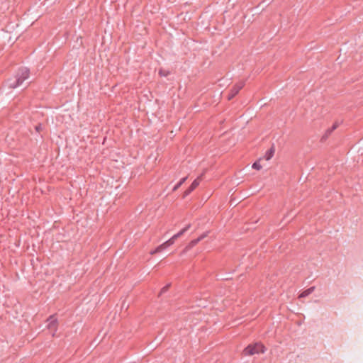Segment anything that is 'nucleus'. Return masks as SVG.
<instances>
[{
    "label": "nucleus",
    "instance_id": "20e7f679",
    "mask_svg": "<svg viewBox=\"0 0 363 363\" xmlns=\"http://www.w3.org/2000/svg\"><path fill=\"white\" fill-rule=\"evenodd\" d=\"M244 86V82H239L236 84L232 89L231 93L228 96V100L233 99Z\"/></svg>",
    "mask_w": 363,
    "mask_h": 363
},
{
    "label": "nucleus",
    "instance_id": "f03ea898",
    "mask_svg": "<svg viewBox=\"0 0 363 363\" xmlns=\"http://www.w3.org/2000/svg\"><path fill=\"white\" fill-rule=\"evenodd\" d=\"M265 346L261 342L249 345L244 350V355H253L255 354H263L266 352Z\"/></svg>",
    "mask_w": 363,
    "mask_h": 363
},
{
    "label": "nucleus",
    "instance_id": "4468645a",
    "mask_svg": "<svg viewBox=\"0 0 363 363\" xmlns=\"http://www.w3.org/2000/svg\"><path fill=\"white\" fill-rule=\"evenodd\" d=\"M208 233H205L203 234H202L199 238H201V240H203L204 238H206L207 236Z\"/></svg>",
    "mask_w": 363,
    "mask_h": 363
},
{
    "label": "nucleus",
    "instance_id": "7ed1b4c3",
    "mask_svg": "<svg viewBox=\"0 0 363 363\" xmlns=\"http://www.w3.org/2000/svg\"><path fill=\"white\" fill-rule=\"evenodd\" d=\"M49 323L48 325V329L52 333V335H55V333L57 330V318L55 317L54 315H50L48 320Z\"/></svg>",
    "mask_w": 363,
    "mask_h": 363
},
{
    "label": "nucleus",
    "instance_id": "1a4fd4ad",
    "mask_svg": "<svg viewBox=\"0 0 363 363\" xmlns=\"http://www.w3.org/2000/svg\"><path fill=\"white\" fill-rule=\"evenodd\" d=\"M313 287H311L306 291H304L303 292H302L301 294H300V297H306L307 296H308L311 293H312V291H313Z\"/></svg>",
    "mask_w": 363,
    "mask_h": 363
},
{
    "label": "nucleus",
    "instance_id": "ddd939ff",
    "mask_svg": "<svg viewBox=\"0 0 363 363\" xmlns=\"http://www.w3.org/2000/svg\"><path fill=\"white\" fill-rule=\"evenodd\" d=\"M159 74H160V75H161V76H167V75L168 74V73H167V72H164V70H162V69H160V70L159 71Z\"/></svg>",
    "mask_w": 363,
    "mask_h": 363
},
{
    "label": "nucleus",
    "instance_id": "423d86ee",
    "mask_svg": "<svg viewBox=\"0 0 363 363\" xmlns=\"http://www.w3.org/2000/svg\"><path fill=\"white\" fill-rule=\"evenodd\" d=\"M201 180V177H198L196 179H195L192 184H191L189 189L186 191V195L189 194L190 192H191L193 190H194L200 184V182Z\"/></svg>",
    "mask_w": 363,
    "mask_h": 363
},
{
    "label": "nucleus",
    "instance_id": "2eb2a0df",
    "mask_svg": "<svg viewBox=\"0 0 363 363\" xmlns=\"http://www.w3.org/2000/svg\"><path fill=\"white\" fill-rule=\"evenodd\" d=\"M190 224L187 225L185 228H184L183 229H186V231L190 228Z\"/></svg>",
    "mask_w": 363,
    "mask_h": 363
},
{
    "label": "nucleus",
    "instance_id": "f257e3e1",
    "mask_svg": "<svg viewBox=\"0 0 363 363\" xmlns=\"http://www.w3.org/2000/svg\"><path fill=\"white\" fill-rule=\"evenodd\" d=\"M29 74L30 71L27 67H20L16 76V79H8L6 82V85L11 89L16 88L29 77Z\"/></svg>",
    "mask_w": 363,
    "mask_h": 363
},
{
    "label": "nucleus",
    "instance_id": "0eeeda50",
    "mask_svg": "<svg viewBox=\"0 0 363 363\" xmlns=\"http://www.w3.org/2000/svg\"><path fill=\"white\" fill-rule=\"evenodd\" d=\"M185 232H186V229H182L179 233H177V234L174 235L170 239H169L168 241H172L171 245H173L174 243V241L177 238L181 237Z\"/></svg>",
    "mask_w": 363,
    "mask_h": 363
},
{
    "label": "nucleus",
    "instance_id": "39448f33",
    "mask_svg": "<svg viewBox=\"0 0 363 363\" xmlns=\"http://www.w3.org/2000/svg\"><path fill=\"white\" fill-rule=\"evenodd\" d=\"M171 242H172V241H168V240L164 242V243H162V245L158 246L155 250L152 251L150 252V254L151 255H155V254H156L157 252H160L161 251L164 250V249H166L169 246H171Z\"/></svg>",
    "mask_w": 363,
    "mask_h": 363
},
{
    "label": "nucleus",
    "instance_id": "9d476101",
    "mask_svg": "<svg viewBox=\"0 0 363 363\" xmlns=\"http://www.w3.org/2000/svg\"><path fill=\"white\" fill-rule=\"evenodd\" d=\"M199 241H201V238H197V239L191 240L189 242L187 247L191 248V247H194L195 245H196L199 243Z\"/></svg>",
    "mask_w": 363,
    "mask_h": 363
},
{
    "label": "nucleus",
    "instance_id": "9b49d317",
    "mask_svg": "<svg viewBox=\"0 0 363 363\" xmlns=\"http://www.w3.org/2000/svg\"><path fill=\"white\" fill-rule=\"evenodd\" d=\"M186 177L182 178L179 182L174 187L173 190L176 191L177 189H179L182 184L186 181Z\"/></svg>",
    "mask_w": 363,
    "mask_h": 363
},
{
    "label": "nucleus",
    "instance_id": "f8f14e48",
    "mask_svg": "<svg viewBox=\"0 0 363 363\" xmlns=\"http://www.w3.org/2000/svg\"><path fill=\"white\" fill-rule=\"evenodd\" d=\"M252 168L257 170H259L262 169V166L258 162H256L252 164Z\"/></svg>",
    "mask_w": 363,
    "mask_h": 363
},
{
    "label": "nucleus",
    "instance_id": "6e6552de",
    "mask_svg": "<svg viewBox=\"0 0 363 363\" xmlns=\"http://www.w3.org/2000/svg\"><path fill=\"white\" fill-rule=\"evenodd\" d=\"M274 153V149L273 147H272L265 154L264 157H265L266 160H269L273 157Z\"/></svg>",
    "mask_w": 363,
    "mask_h": 363
},
{
    "label": "nucleus",
    "instance_id": "dca6fc26",
    "mask_svg": "<svg viewBox=\"0 0 363 363\" xmlns=\"http://www.w3.org/2000/svg\"><path fill=\"white\" fill-rule=\"evenodd\" d=\"M168 287H169V286H167V287H165V288H163V289H162V290H166Z\"/></svg>",
    "mask_w": 363,
    "mask_h": 363
}]
</instances>
